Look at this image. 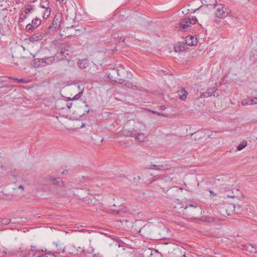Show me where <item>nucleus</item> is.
Returning <instances> with one entry per match:
<instances>
[{"label": "nucleus", "mask_w": 257, "mask_h": 257, "mask_svg": "<svg viewBox=\"0 0 257 257\" xmlns=\"http://www.w3.org/2000/svg\"><path fill=\"white\" fill-rule=\"evenodd\" d=\"M158 115H160V113H156Z\"/></svg>", "instance_id": "nucleus-55"}, {"label": "nucleus", "mask_w": 257, "mask_h": 257, "mask_svg": "<svg viewBox=\"0 0 257 257\" xmlns=\"http://www.w3.org/2000/svg\"><path fill=\"white\" fill-rule=\"evenodd\" d=\"M42 39V36L41 33H37L32 35L29 38V40L30 42H34L35 41H37L38 40H40Z\"/></svg>", "instance_id": "nucleus-13"}, {"label": "nucleus", "mask_w": 257, "mask_h": 257, "mask_svg": "<svg viewBox=\"0 0 257 257\" xmlns=\"http://www.w3.org/2000/svg\"><path fill=\"white\" fill-rule=\"evenodd\" d=\"M158 250L157 249H152L151 248H147L146 249L143 253V254L144 256V257H151V252H157Z\"/></svg>", "instance_id": "nucleus-17"}, {"label": "nucleus", "mask_w": 257, "mask_h": 257, "mask_svg": "<svg viewBox=\"0 0 257 257\" xmlns=\"http://www.w3.org/2000/svg\"><path fill=\"white\" fill-rule=\"evenodd\" d=\"M246 144H247V143L246 142L245 143H242L240 144L237 147V150L238 151L242 150L246 146Z\"/></svg>", "instance_id": "nucleus-29"}, {"label": "nucleus", "mask_w": 257, "mask_h": 257, "mask_svg": "<svg viewBox=\"0 0 257 257\" xmlns=\"http://www.w3.org/2000/svg\"><path fill=\"white\" fill-rule=\"evenodd\" d=\"M89 110L88 109V110H85V112L83 113L82 115H80L81 117L84 116L85 114L86 113H88L89 112Z\"/></svg>", "instance_id": "nucleus-39"}, {"label": "nucleus", "mask_w": 257, "mask_h": 257, "mask_svg": "<svg viewBox=\"0 0 257 257\" xmlns=\"http://www.w3.org/2000/svg\"><path fill=\"white\" fill-rule=\"evenodd\" d=\"M151 257H153L154 255V256H157L159 254H160V252L158 251L157 252H151Z\"/></svg>", "instance_id": "nucleus-35"}, {"label": "nucleus", "mask_w": 257, "mask_h": 257, "mask_svg": "<svg viewBox=\"0 0 257 257\" xmlns=\"http://www.w3.org/2000/svg\"><path fill=\"white\" fill-rule=\"evenodd\" d=\"M215 21H216L217 22V21H218V19H215Z\"/></svg>", "instance_id": "nucleus-50"}, {"label": "nucleus", "mask_w": 257, "mask_h": 257, "mask_svg": "<svg viewBox=\"0 0 257 257\" xmlns=\"http://www.w3.org/2000/svg\"><path fill=\"white\" fill-rule=\"evenodd\" d=\"M37 0H31V2L32 3H34L35 2H36Z\"/></svg>", "instance_id": "nucleus-49"}, {"label": "nucleus", "mask_w": 257, "mask_h": 257, "mask_svg": "<svg viewBox=\"0 0 257 257\" xmlns=\"http://www.w3.org/2000/svg\"><path fill=\"white\" fill-rule=\"evenodd\" d=\"M209 192L210 193V196L211 197H214L216 195V194L212 190H209Z\"/></svg>", "instance_id": "nucleus-34"}, {"label": "nucleus", "mask_w": 257, "mask_h": 257, "mask_svg": "<svg viewBox=\"0 0 257 257\" xmlns=\"http://www.w3.org/2000/svg\"><path fill=\"white\" fill-rule=\"evenodd\" d=\"M254 104H257V97H253L252 99H244L242 102L243 105H252Z\"/></svg>", "instance_id": "nucleus-12"}, {"label": "nucleus", "mask_w": 257, "mask_h": 257, "mask_svg": "<svg viewBox=\"0 0 257 257\" xmlns=\"http://www.w3.org/2000/svg\"><path fill=\"white\" fill-rule=\"evenodd\" d=\"M152 112L154 113H156V112L154 111H152Z\"/></svg>", "instance_id": "nucleus-54"}, {"label": "nucleus", "mask_w": 257, "mask_h": 257, "mask_svg": "<svg viewBox=\"0 0 257 257\" xmlns=\"http://www.w3.org/2000/svg\"><path fill=\"white\" fill-rule=\"evenodd\" d=\"M61 50V53L62 55L66 57V56L69 55L73 51V48L69 45L66 44H62L60 46Z\"/></svg>", "instance_id": "nucleus-4"}, {"label": "nucleus", "mask_w": 257, "mask_h": 257, "mask_svg": "<svg viewBox=\"0 0 257 257\" xmlns=\"http://www.w3.org/2000/svg\"><path fill=\"white\" fill-rule=\"evenodd\" d=\"M35 28L34 26L32 24H28L26 27V30L28 31H33Z\"/></svg>", "instance_id": "nucleus-27"}, {"label": "nucleus", "mask_w": 257, "mask_h": 257, "mask_svg": "<svg viewBox=\"0 0 257 257\" xmlns=\"http://www.w3.org/2000/svg\"><path fill=\"white\" fill-rule=\"evenodd\" d=\"M254 58L257 59V55H256V56H255V57H254Z\"/></svg>", "instance_id": "nucleus-51"}, {"label": "nucleus", "mask_w": 257, "mask_h": 257, "mask_svg": "<svg viewBox=\"0 0 257 257\" xmlns=\"http://www.w3.org/2000/svg\"><path fill=\"white\" fill-rule=\"evenodd\" d=\"M147 169H155L157 170H163L165 169V166L164 165H151L149 166H147L146 168Z\"/></svg>", "instance_id": "nucleus-14"}, {"label": "nucleus", "mask_w": 257, "mask_h": 257, "mask_svg": "<svg viewBox=\"0 0 257 257\" xmlns=\"http://www.w3.org/2000/svg\"><path fill=\"white\" fill-rule=\"evenodd\" d=\"M134 137L135 138L136 140H138L140 142H142L145 141V135L141 132L138 134H137V135L135 136Z\"/></svg>", "instance_id": "nucleus-19"}, {"label": "nucleus", "mask_w": 257, "mask_h": 257, "mask_svg": "<svg viewBox=\"0 0 257 257\" xmlns=\"http://www.w3.org/2000/svg\"><path fill=\"white\" fill-rule=\"evenodd\" d=\"M57 250L55 251L56 253H63L65 251V246L60 241H57L55 243Z\"/></svg>", "instance_id": "nucleus-7"}, {"label": "nucleus", "mask_w": 257, "mask_h": 257, "mask_svg": "<svg viewBox=\"0 0 257 257\" xmlns=\"http://www.w3.org/2000/svg\"><path fill=\"white\" fill-rule=\"evenodd\" d=\"M83 93V89H82L78 94L75 95L72 100H78L80 97V95Z\"/></svg>", "instance_id": "nucleus-30"}, {"label": "nucleus", "mask_w": 257, "mask_h": 257, "mask_svg": "<svg viewBox=\"0 0 257 257\" xmlns=\"http://www.w3.org/2000/svg\"><path fill=\"white\" fill-rule=\"evenodd\" d=\"M63 20V15L61 13L55 14L54 20L51 24L46 30L45 34H52L60 29Z\"/></svg>", "instance_id": "nucleus-2"}, {"label": "nucleus", "mask_w": 257, "mask_h": 257, "mask_svg": "<svg viewBox=\"0 0 257 257\" xmlns=\"http://www.w3.org/2000/svg\"><path fill=\"white\" fill-rule=\"evenodd\" d=\"M119 69H118L117 68H113L112 70H111V72L108 74V77L112 81L116 82L117 80L116 76L119 75Z\"/></svg>", "instance_id": "nucleus-6"}, {"label": "nucleus", "mask_w": 257, "mask_h": 257, "mask_svg": "<svg viewBox=\"0 0 257 257\" xmlns=\"http://www.w3.org/2000/svg\"><path fill=\"white\" fill-rule=\"evenodd\" d=\"M179 51H183V49L181 47H179Z\"/></svg>", "instance_id": "nucleus-48"}, {"label": "nucleus", "mask_w": 257, "mask_h": 257, "mask_svg": "<svg viewBox=\"0 0 257 257\" xmlns=\"http://www.w3.org/2000/svg\"><path fill=\"white\" fill-rule=\"evenodd\" d=\"M78 66L82 69H85L89 66V61L86 59L80 60L78 62Z\"/></svg>", "instance_id": "nucleus-11"}, {"label": "nucleus", "mask_w": 257, "mask_h": 257, "mask_svg": "<svg viewBox=\"0 0 257 257\" xmlns=\"http://www.w3.org/2000/svg\"><path fill=\"white\" fill-rule=\"evenodd\" d=\"M133 127L128 129L126 128L127 124L123 127L122 130V133L123 136L126 137H134L139 133L143 131L145 128L144 124L140 122H134Z\"/></svg>", "instance_id": "nucleus-1"}, {"label": "nucleus", "mask_w": 257, "mask_h": 257, "mask_svg": "<svg viewBox=\"0 0 257 257\" xmlns=\"http://www.w3.org/2000/svg\"><path fill=\"white\" fill-rule=\"evenodd\" d=\"M51 9L50 8L46 9L43 15V18L47 19L50 15Z\"/></svg>", "instance_id": "nucleus-25"}, {"label": "nucleus", "mask_w": 257, "mask_h": 257, "mask_svg": "<svg viewBox=\"0 0 257 257\" xmlns=\"http://www.w3.org/2000/svg\"><path fill=\"white\" fill-rule=\"evenodd\" d=\"M67 172H68L67 170H65V171H63L62 173V174H65L66 173H67Z\"/></svg>", "instance_id": "nucleus-45"}, {"label": "nucleus", "mask_w": 257, "mask_h": 257, "mask_svg": "<svg viewBox=\"0 0 257 257\" xmlns=\"http://www.w3.org/2000/svg\"><path fill=\"white\" fill-rule=\"evenodd\" d=\"M217 89L215 87L210 88L207 89V91L205 92V94L207 95V97H208L212 95L214 96L215 93Z\"/></svg>", "instance_id": "nucleus-18"}, {"label": "nucleus", "mask_w": 257, "mask_h": 257, "mask_svg": "<svg viewBox=\"0 0 257 257\" xmlns=\"http://www.w3.org/2000/svg\"><path fill=\"white\" fill-rule=\"evenodd\" d=\"M11 220L9 218H0V225H6L11 223Z\"/></svg>", "instance_id": "nucleus-22"}, {"label": "nucleus", "mask_w": 257, "mask_h": 257, "mask_svg": "<svg viewBox=\"0 0 257 257\" xmlns=\"http://www.w3.org/2000/svg\"><path fill=\"white\" fill-rule=\"evenodd\" d=\"M127 211V208L123 206H120L119 208L116 210H113V212H115L116 214H120L121 212H126Z\"/></svg>", "instance_id": "nucleus-20"}, {"label": "nucleus", "mask_w": 257, "mask_h": 257, "mask_svg": "<svg viewBox=\"0 0 257 257\" xmlns=\"http://www.w3.org/2000/svg\"><path fill=\"white\" fill-rule=\"evenodd\" d=\"M177 93L180 99L184 100L186 99L188 92L184 88L182 87L178 90Z\"/></svg>", "instance_id": "nucleus-8"}, {"label": "nucleus", "mask_w": 257, "mask_h": 257, "mask_svg": "<svg viewBox=\"0 0 257 257\" xmlns=\"http://www.w3.org/2000/svg\"><path fill=\"white\" fill-rule=\"evenodd\" d=\"M27 17V14L26 13H24V12H22L20 16V21L22 22L25 19H26Z\"/></svg>", "instance_id": "nucleus-26"}, {"label": "nucleus", "mask_w": 257, "mask_h": 257, "mask_svg": "<svg viewBox=\"0 0 257 257\" xmlns=\"http://www.w3.org/2000/svg\"><path fill=\"white\" fill-rule=\"evenodd\" d=\"M71 107L70 105H69V106H68V107L70 108Z\"/></svg>", "instance_id": "nucleus-53"}, {"label": "nucleus", "mask_w": 257, "mask_h": 257, "mask_svg": "<svg viewBox=\"0 0 257 257\" xmlns=\"http://www.w3.org/2000/svg\"><path fill=\"white\" fill-rule=\"evenodd\" d=\"M19 188H21V189H24V186H23V185H20L19 186Z\"/></svg>", "instance_id": "nucleus-44"}, {"label": "nucleus", "mask_w": 257, "mask_h": 257, "mask_svg": "<svg viewBox=\"0 0 257 257\" xmlns=\"http://www.w3.org/2000/svg\"><path fill=\"white\" fill-rule=\"evenodd\" d=\"M186 43L188 46H193L197 43V40L193 36H187L185 39Z\"/></svg>", "instance_id": "nucleus-9"}, {"label": "nucleus", "mask_w": 257, "mask_h": 257, "mask_svg": "<svg viewBox=\"0 0 257 257\" xmlns=\"http://www.w3.org/2000/svg\"><path fill=\"white\" fill-rule=\"evenodd\" d=\"M40 6L44 9H48L49 8V2L48 0H41L40 2Z\"/></svg>", "instance_id": "nucleus-21"}, {"label": "nucleus", "mask_w": 257, "mask_h": 257, "mask_svg": "<svg viewBox=\"0 0 257 257\" xmlns=\"http://www.w3.org/2000/svg\"><path fill=\"white\" fill-rule=\"evenodd\" d=\"M31 247H32L31 251L32 252H33L34 251H36V246H31Z\"/></svg>", "instance_id": "nucleus-40"}, {"label": "nucleus", "mask_w": 257, "mask_h": 257, "mask_svg": "<svg viewBox=\"0 0 257 257\" xmlns=\"http://www.w3.org/2000/svg\"><path fill=\"white\" fill-rule=\"evenodd\" d=\"M32 255V256H34L35 255V253H33L32 254L31 253V252H30L29 253V255L30 256L31 255Z\"/></svg>", "instance_id": "nucleus-46"}, {"label": "nucleus", "mask_w": 257, "mask_h": 257, "mask_svg": "<svg viewBox=\"0 0 257 257\" xmlns=\"http://www.w3.org/2000/svg\"><path fill=\"white\" fill-rule=\"evenodd\" d=\"M43 58L41 59H35L32 63L33 66L35 68H38L40 67H43L45 66V64L43 63Z\"/></svg>", "instance_id": "nucleus-10"}, {"label": "nucleus", "mask_w": 257, "mask_h": 257, "mask_svg": "<svg viewBox=\"0 0 257 257\" xmlns=\"http://www.w3.org/2000/svg\"><path fill=\"white\" fill-rule=\"evenodd\" d=\"M196 206H194V205H192V204H189V205L188 206H186V207H185L183 209V210H185L186 212L187 211V209L189 208H193V209H195L196 208Z\"/></svg>", "instance_id": "nucleus-32"}, {"label": "nucleus", "mask_w": 257, "mask_h": 257, "mask_svg": "<svg viewBox=\"0 0 257 257\" xmlns=\"http://www.w3.org/2000/svg\"><path fill=\"white\" fill-rule=\"evenodd\" d=\"M201 98H204V97H207V95L205 94V92L202 93L200 95Z\"/></svg>", "instance_id": "nucleus-37"}, {"label": "nucleus", "mask_w": 257, "mask_h": 257, "mask_svg": "<svg viewBox=\"0 0 257 257\" xmlns=\"http://www.w3.org/2000/svg\"><path fill=\"white\" fill-rule=\"evenodd\" d=\"M55 59V58L54 56H51L43 58L44 61L43 63L45 64V66L52 64L54 61Z\"/></svg>", "instance_id": "nucleus-16"}, {"label": "nucleus", "mask_w": 257, "mask_h": 257, "mask_svg": "<svg viewBox=\"0 0 257 257\" xmlns=\"http://www.w3.org/2000/svg\"><path fill=\"white\" fill-rule=\"evenodd\" d=\"M92 257H102V256L99 254H95Z\"/></svg>", "instance_id": "nucleus-41"}, {"label": "nucleus", "mask_w": 257, "mask_h": 257, "mask_svg": "<svg viewBox=\"0 0 257 257\" xmlns=\"http://www.w3.org/2000/svg\"><path fill=\"white\" fill-rule=\"evenodd\" d=\"M41 19H40L38 18H36L33 19L32 21V24L33 26H34V27L35 28H37L41 24Z\"/></svg>", "instance_id": "nucleus-23"}, {"label": "nucleus", "mask_w": 257, "mask_h": 257, "mask_svg": "<svg viewBox=\"0 0 257 257\" xmlns=\"http://www.w3.org/2000/svg\"><path fill=\"white\" fill-rule=\"evenodd\" d=\"M84 103H85V105L86 107H88L89 106L88 105V104L87 103L86 101H84Z\"/></svg>", "instance_id": "nucleus-42"}, {"label": "nucleus", "mask_w": 257, "mask_h": 257, "mask_svg": "<svg viewBox=\"0 0 257 257\" xmlns=\"http://www.w3.org/2000/svg\"><path fill=\"white\" fill-rule=\"evenodd\" d=\"M71 107L70 105H69V106H68V107L70 108Z\"/></svg>", "instance_id": "nucleus-52"}, {"label": "nucleus", "mask_w": 257, "mask_h": 257, "mask_svg": "<svg viewBox=\"0 0 257 257\" xmlns=\"http://www.w3.org/2000/svg\"><path fill=\"white\" fill-rule=\"evenodd\" d=\"M175 207V208H179V209H182V208H183V206H182V204L181 203H178L177 204V206H176Z\"/></svg>", "instance_id": "nucleus-36"}, {"label": "nucleus", "mask_w": 257, "mask_h": 257, "mask_svg": "<svg viewBox=\"0 0 257 257\" xmlns=\"http://www.w3.org/2000/svg\"><path fill=\"white\" fill-rule=\"evenodd\" d=\"M10 78L11 79L14 80L15 81V79H16V78H14V77H10Z\"/></svg>", "instance_id": "nucleus-47"}, {"label": "nucleus", "mask_w": 257, "mask_h": 257, "mask_svg": "<svg viewBox=\"0 0 257 257\" xmlns=\"http://www.w3.org/2000/svg\"><path fill=\"white\" fill-rule=\"evenodd\" d=\"M33 10V7L31 5H28L25 9V10L24 11L26 14H28L31 12Z\"/></svg>", "instance_id": "nucleus-28"}, {"label": "nucleus", "mask_w": 257, "mask_h": 257, "mask_svg": "<svg viewBox=\"0 0 257 257\" xmlns=\"http://www.w3.org/2000/svg\"><path fill=\"white\" fill-rule=\"evenodd\" d=\"M15 81H17L18 82H21V83H26L27 82V80L25 79H18V78H16L15 79Z\"/></svg>", "instance_id": "nucleus-33"}, {"label": "nucleus", "mask_w": 257, "mask_h": 257, "mask_svg": "<svg viewBox=\"0 0 257 257\" xmlns=\"http://www.w3.org/2000/svg\"><path fill=\"white\" fill-rule=\"evenodd\" d=\"M227 13L224 11L222 6L219 5L216 13V17L217 18L224 19L227 16Z\"/></svg>", "instance_id": "nucleus-5"}, {"label": "nucleus", "mask_w": 257, "mask_h": 257, "mask_svg": "<svg viewBox=\"0 0 257 257\" xmlns=\"http://www.w3.org/2000/svg\"><path fill=\"white\" fill-rule=\"evenodd\" d=\"M197 21V19L195 17H193L191 19L185 18L179 23L180 28L183 31H190L191 25L196 24Z\"/></svg>", "instance_id": "nucleus-3"}, {"label": "nucleus", "mask_w": 257, "mask_h": 257, "mask_svg": "<svg viewBox=\"0 0 257 257\" xmlns=\"http://www.w3.org/2000/svg\"><path fill=\"white\" fill-rule=\"evenodd\" d=\"M125 72L124 69H122L121 70H119L118 75L116 76V79L117 80H124V77L121 76L122 73H124Z\"/></svg>", "instance_id": "nucleus-24"}, {"label": "nucleus", "mask_w": 257, "mask_h": 257, "mask_svg": "<svg viewBox=\"0 0 257 257\" xmlns=\"http://www.w3.org/2000/svg\"><path fill=\"white\" fill-rule=\"evenodd\" d=\"M49 179L50 181H53V182L54 184H56L59 186H61V185H62L63 184V182L62 180L60 178H55L52 177V176H50L49 178Z\"/></svg>", "instance_id": "nucleus-15"}, {"label": "nucleus", "mask_w": 257, "mask_h": 257, "mask_svg": "<svg viewBox=\"0 0 257 257\" xmlns=\"http://www.w3.org/2000/svg\"><path fill=\"white\" fill-rule=\"evenodd\" d=\"M140 176H137V177H135L134 178V180L135 181V182H137L140 179Z\"/></svg>", "instance_id": "nucleus-38"}, {"label": "nucleus", "mask_w": 257, "mask_h": 257, "mask_svg": "<svg viewBox=\"0 0 257 257\" xmlns=\"http://www.w3.org/2000/svg\"><path fill=\"white\" fill-rule=\"evenodd\" d=\"M85 126V123H83L82 124V125H81L80 128H83V127H84Z\"/></svg>", "instance_id": "nucleus-43"}, {"label": "nucleus", "mask_w": 257, "mask_h": 257, "mask_svg": "<svg viewBox=\"0 0 257 257\" xmlns=\"http://www.w3.org/2000/svg\"><path fill=\"white\" fill-rule=\"evenodd\" d=\"M247 250L249 251L250 252H255L256 251V249L254 247L251 245H249L247 247Z\"/></svg>", "instance_id": "nucleus-31"}]
</instances>
